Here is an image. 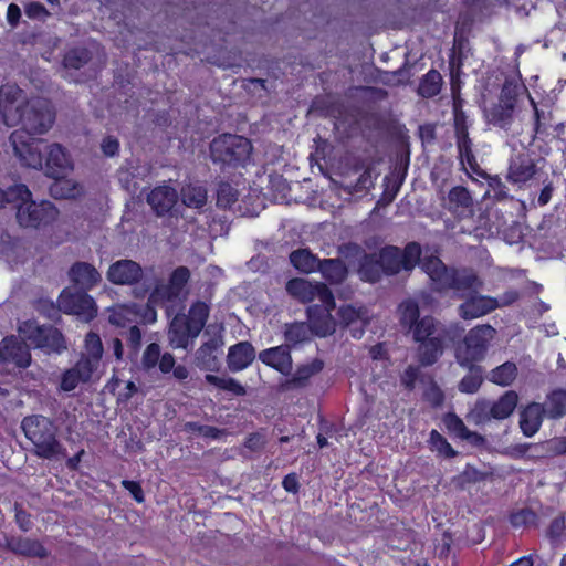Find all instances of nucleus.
Masks as SVG:
<instances>
[{"label": "nucleus", "mask_w": 566, "mask_h": 566, "mask_svg": "<svg viewBox=\"0 0 566 566\" xmlns=\"http://www.w3.org/2000/svg\"><path fill=\"white\" fill-rule=\"evenodd\" d=\"M178 198V191L174 187L164 184L153 188L148 192L146 201L157 217H164L177 205Z\"/></svg>", "instance_id": "17"}, {"label": "nucleus", "mask_w": 566, "mask_h": 566, "mask_svg": "<svg viewBox=\"0 0 566 566\" xmlns=\"http://www.w3.org/2000/svg\"><path fill=\"white\" fill-rule=\"evenodd\" d=\"M101 148L106 156H115L119 149V143L116 138L107 136L102 140Z\"/></svg>", "instance_id": "62"}, {"label": "nucleus", "mask_w": 566, "mask_h": 566, "mask_svg": "<svg viewBox=\"0 0 566 566\" xmlns=\"http://www.w3.org/2000/svg\"><path fill=\"white\" fill-rule=\"evenodd\" d=\"M467 296V301L459 306V315L463 319H473L489 314L501 305L511 304L518 297V294L509 292L501 302L490 296L480 295L478 292Z\"/></svg>", "instance_id": "12"}, {"label": "nucleus", "mask_w": 566, "mask_h": 566, "mask_svg": "<svg viewBox=\"0 0 566 566\" xmlns=\"http://www.w3.org/2000/svg\"><path fill=\"white\" fill-rule=\"evenodd\" d=\"M546 415L542 403L532 402L520 415V428L526 437H533L541 428Z\"/></svg>", "instance_id": "26"}, {"label": "nucleus", "mask_w": 566, "mask_h": 566, "mask_svg": "<svg viewBox=\"0 0 566 566\" xmlns=\"http://www.w3.org/2000/svg\"><path fill=\"white\" fill-rule=\"evenodd\" d=\"M218 344L214 340H210L205 343L197 350V359L200 360L203 365H210L211 361L216 360V356H213V352L217 350Z\"/></svg>", "instance_id": "58"}, {"label": "nucleus", "mask_w": 566, "mask_h": 566, "mask_svg": "<svg viewBox=\"0 0 566 566\" xmlns=\"http://www.w3.org/2000/svg\"><path fill=\"white\" fill-rule=\"evenodd\" d=\"M384 273L377 254H364L360 260L358 274L363 281L377 282Z\"/></svg>", "instance_id": "37"}, {"label": "nucleus", "mask_w": 566, "mask_h": 566, "mask_svg": "<svg viewBox=\"0 0 566 566\" xmlns=\"http://www.w3.org/2000/svg\"><path fill=\"white\" fill-rule=\"evenodd\" d=\"M254 359V347L249 342H240L229 348L227 365L231 371L238 373L248 368Z\"/></svg>", "instance_id": "24"}, {"label": "nucleus", "mask_w": 566, "mask_h": 566, "mask_svg": "<svg viewBox=\"0 0 566 566\" xmlns=\"http://www.w3.org/2000/svg\"><path fill=\"white\" fill-rule=\"evenodd\" d=\"M180 296L177 294L175 290L171 289L169 283L157 284L148 297V302L143 318L147 323L156 322L157 313L155 307L164 305L166 302L175 301Z\"/></svg>", "instance_id": "23"}, {"label": "nucleus", "mask_w": 566, "mask_h": 566, "mask_svg": "<svg viewBox=\"0 0 566 566\" xmlns=\"http://www.w3.org/2000/svg\"><path fill=\"white\" fill-rule=\"evenodd\" d=\"M127 342L134 354H137L142 345V332L137 326H132L129 328Z\"/></svg>", "instance_id": "61"}, {"label": "nucleus", "mask_w": 566, "mask_h": 566, "mask_svg": "<svg viewBox=\"0 0 566 566\" xmlns=\"http://www.w3.org/2000/svg\"><path fill=\"white\" fill-rule=\"evenodd\" d=\"M45 149L46 156L43 157L40 169L45 167L46 175L52 178L63 177L72 168V161L66 150L57 143L48 145Z\"/></svg>", "instance_id": "16"}, {"label": "nucleus", "mask_w": 566, "mask_h": 566, "mask_svg": "<svg viewBox=\"0 0 566 566\" xmlns=\"http://www.w3.org/2000/svg\"><path fill=\"white\" fill-rule=\"evenodd\" d=\"M209 316V306L201 301L196 302L189 308L188 315L186 316L189 324L192 327V333H199L206 325Z\"/></svg>", "instance_id": "41"}, {"label": "nucleus", "mask_w": 566, "mask_h": 566, "mask_svg": "<svg viewBox=\"0 0 566 566\" xmlns=\"http://www.w3.org/2000/svg\"><path fill=\"white\" fill-rule=\"evenodd\" d=\"M160 358V346L156 343L149 344L142 357V364L145 369L154 368Z\"/></svg>", "instance_id": "55"}, {"label": "nucleus", "mask_w": 566, "mask_h": 566, "mask_svg": "<svg viewBox=\"0 0 566 566\" xmlns=\"http://www.w3.org/2000/svg\"><path fill=\"white\" fill-rule=\"evenodd\" d=\"M103 352V344L98 334L93 332L88 333L85 337L84 356L92 358L94 361L101 363Z\"/></svg>", "instance_id": "51"}, {"label": "nucleus", "mask_w": 566, "mask_h": 566, "mask_svg": "<svg viewBox=\"0 0 566 566\" xmlns=\"http://www.w3.org/2000/svg\"><path fill=\"white\" fill-rule=\"evenodd\" d=\"M29 347L28 343H22L14 337L6 338L3 340V358L12 360L19 367H28L31 361Z\"/></svg>", "instance_id": "29"}, {"label": "nucleus", "mask_w": 566, "mask_h": 566, "mask_svg": "<svg viewBox=\"0 0 566 566\" xmlns=\"http://www.w3.org/2000/svg\"><path fill=\"white\" fill-rule=\"evenodd\" d=\"M190 279V271L186 266H178L172 271L169 277V284L172 290L180 296L184 292L186 284Z\"/></svg>", "instance_id": "52"}, {"label": "nucleus", "mask_w": 566, "mask_h": 566, "mask_svg": "<svg viewBox=\"0 0 566 566\" xmlns=\"http://www.w3.org/2000/svg\"><path fill=\"white\" fill-rule=\"evenodd\" d=\"M444 422H446L448 430L451 431L452 433H454L455 437H458L459 439L462 437V434L467 430V426L464 424L463 420L454 413H449L446 417Z\"/></svg>", "instance_id": "59"}, {"label": "nucleus", "mask_w": 566, "mask_h": 566, "mask_svg": "<svg viewBox=\"0 0 566 566\" xmlns=\"http://www.w3.org/2000/svg\"><path fill=\"white\" fill-rule=\"evenodd\" d=\"M430 446L433 451H437L444 458H453L457 451L451 447L447 439L441 436L437 430L430 432Z\"/></svg>", "instance_id": "50"}, {"label": "nucleus", "mask_w": 566, "mask_h": 566, "mask_svg": "<svg viewBox=\"0 0 566 566\" xmlns=\"http://www.w3.org/2000/svg\"><path fill=\"white\" fill-rule=\"evenodd\" d=\"M140 310V306L135 303L116 304L107 308L108 322L116 327H125L142 315Z\"/></svg>", "instance_id": "30"}, {"label": "nucleus", "mask_w": 566, "mask_h": 566, "mask_svg": "<svg viewBox=\"0 0 566 566\" xmlns=\"http://www.w3.org/2000/svg\"><path fill=\"white\" fill-rule=\"evenodd\" d=\"M535 174V168L533 164L526 165H512L510 168V175L515 182H523L533 177Z\"/></svg>", "instance_id": "56"}, {"label": "nucleus", "mask_w": 566, "mask_h": 566, "mask_svg": "<svg viewBox=\"0 0 566 566\" xmlns=\"http://www.w3.org/2000/svg\"><path fill=\"white\" fill-rule=\"evenodd\" d=\"M419 376V368L408 366L401 375V384L409 390L415 388L416 380Z\"/></svg>", "instance_id": "60"}, {"label": "nucleus", "mask_w": 566, "mask_h": 566, "mask_svg": "<svg viewBox=\"0 0 566 566\" xmlns=\"http://www.w3.org/2000/svg\"><path fill=\"white\" fill-rule=\"evenodd\" d=\"M143 274L144 271L139 263L122 259L109 265L106 277L115 285H134L140 281Z\"/></svg>", "instance_id": "15"}, {"label": "nucleus", "mask_w": 566, "mask_h": 566, "mask_svg": "<svg viewBox=\"0 0 566 566\" xmlns=\"http://www.w3.org/2000/svg\"><path fill=\"white\" fill-rule=\"evenodd\" d=\"M442 327L443 326L439 325L433 317L424 316L419 319L409 332L412 333L415 342H420L437 335Z\"/></svg>", "instance_id": "38"}, {"label": "nucleus", "mask_w": 566, "mask_h": 566, "mask_svg": "<svg viewBox=\"0 0 566 566\" xmlns=\"http://www.w3.org/2000/svg\"><path fill=\"white\" fill-rule=\"evenodd\" d=\"M56 181L51 186V193L56 198L70 199L76 198L82 193V187L71 179L63 177L55 178Z\"/></svg>", "instance_id": "40"}, {"label": "nucleus", "mask_w": 566, "mask_h": 566, "mask_svg": "<svg viewBox=\"0 0 566 566\" xmlns=\"http://www.w3.org/2000/svg\"><path fill=\"white\" fill-rule=\"evenodd\" d=\"M206 381L210 385L218 387L219 389L232 392L235 396H244L245 388L234 378L231 377H219L211 374L206 375Z\"/></svg>", "instance_id": "45"}, {"label": "nucleus", "mask_w": 566, "mask_h": 566, "mask_svg": "<svg viewBox=\"0 0 566 566\" xmlns=\"http://www.w3.org/2000/svg\"><path fill=\"white\" fill-rule=\"evenodd\" d=\"M517 376V367L514 363L506 361L496 368H494L490 374V381L506 387L510 386Z\"/></svg>", "instance_id": "39"}, {"label": "nucleus", "mask_w": 566, "mask_h": 566, "mask_svg": "<svg viewBox=\"0 0 566 566\" xmlns=\"http://www.w3.org/2000/svg\"><path fill=\"white\" fill-rule=\"evenodd\" d=\"M324 367V364L319 359H314L310 363L298 366L295 373L290 377L280 382L281 391H289L296 388H303L307 385L308 380L316 374H318Z\"/></svg>", "instance_id": "22"}, {"label": "nucleus", "mask_w": 566, "mask_h": 566, "mask_svg": "<svg viewBox=\"0 0 566 566\" xmlns=\"http://www.w3.org/2000/svg\"><path fill=\"white\" fill-rule=\"evenodd\" d=\"M31 99L17 85L6 84L0 87V116L2 124L14 127L21 123Z\"/></svg>", "instance_id": "9"}, {"label": "nucleus", "mask_w": 566, "mask_h": 566, "mask_svg": "<svg viewBox=\"0 0 566 566\" xmlns=\"http://www.w3.org/2000/svg\"><path fill=\"white\" fill-rule=\"evenodd\" d=\"M69 277L71 282L80 287V291L94 289L102 281V275L97 269L87 262H75L69 270Z\"/></svg>", "instance_id": "18"}, {"label": "nucleus", "mask_w": 566, "mask_h": 566, "mask_svg": "<svg viewBox=\"0 0 566 566\" xmlns=\"http://www.w3.org/2000/svg\"><path fill=\"white\" fill-rule=\"evenodd\" d=\"M249 139L231 134L216 137L210 144V158L214 164L237 166L244 164L251 154Z\"/></svg>", "instance_id": "5"}, {"label": "nucleus", "mask_w": 566, "mask_h": 566, "mask_svg": "<svg viewBox=\"0 0 566 566\" xmlns=\"http://www.w3.org/2000/svg\"><path fill=\"white\" fill-rule=\"evenodd\" d=\"M55 113L49 102L41 98H31L29 107L25 108L21 123V129L10 135V144L14 156L19 161L30 168H41L43 155L40 148L41 142L30 136L44 135L53 126Z\"/></svg>", "instance_id": "1"}, {"label": "nucleus", "mask_w": 566, "mask_h": 566, "mask_svg": "<svg viewBox=\"0 0 566 566\" xmlns=\"http://www.w3.org/2000/svg\"><path fill=\"white\" fill-rule=\"evenodd\" d=\"M472 203V197L468 189L462 186H457L449 191L446 208L457 216L464 217L471 213Z\"/></svg>", "instance_id": "27"}, {"label": "nucleus", "mask_w": 566, "mask_h": 566, "mask_svg": "<svg viewBox=\"0 0 566 566\" xmlns=\"http://www.w3.org/2000/svg\"><path fill=\"white\" fill-rule=\"evenodd\" d=\"M13 203L17 206V221L23 228L44 227L54 222L59 217V210L52 202L32 200L30 190L27 198H17Z\"/></svg>", "instance_id": "6"}, {"label": "nucleus", "mask_w": 566, "mask_h": 566, "mask_svg": "<svg viewBox=\"0 0 566 566\" xmlns=\"http://www.w3.org/2000/svg\"><path fill=\"white\" fill-rule=\"evenodd\" d=\"M29 188L23 184H17L8 187L6 190L0 188V209L7 203H13L17 198H27Z\"/></svg>", "instance_id": "49"}, {"label": "nucleus", "mask_w": 566, "mask_h": 566, "mask_svg": "<svg viewBox=\"0 0 566 566\" xmlns=\"http://www.w3.org/2000/svg\"><path fill=\"white\" fill-rule=\"evenodd\" d=\"M547 417L558 419L566 415V390L555 389L549 392L543 405Z\"/></svg>", "instance_id": "35"}, {"label": "nucleus", "mask_w": 566, "mask_h": 566, "mask_svg": "<svg viewBox=\"0 0 566 566\" xmlns=\"http://www.w3.org/2000/svg\"><path fill=\"white\" fill-rule=\"evenodd\" d=\"M9 546L12 552L23 556L40 558L48 556V552L44 548V546L39 541L35 539L18 538L11 541Z\"/></svg>", "instance_id": "36"}, {"label": "nucleus", "mask_w": 566, "mask_h": 566, "mask_svg": "<svg viewBox=\"0 0 566 566\" xmlns=\"http://www.w3.org/2000/svg\"><path fill=\"white\" fill-rule=\"evenodd\" d=\"M98 366L99 361H94L92 358L83 355L74 366V369L82 376V379L88 381L93 374L97 370Z\"/></svg>", "instance_id": "54"}, {"label": "nucleus", "mask_w": 566, "mask_h": 566, "mask_svg": "<svg viewBox=\"0 0 566 566\" xmlns=\"http://www.w3.org/2000/svg\"><path fill=\"white\" fill-rule=\"evenodd\" d=\"M23 342L46 353H60L65 348L62 334L53 326H41L34 321H25L19 326Z\"/></svg>", "instance_id": "8"}, {"label": "nucleus", "mask_w": 566, "mask_h": 566, "mask_svg": "<svg viewBox=\"0 0 566 566\" xmlns=\"http://www.w3.org/2000/svg\"><path fill=\"white\" fill-rule=\"evenodd\" d=\"M463 332V328L458 324H451L447 327L439 329L437 335L427 339L418 342L419 346V360L424 366L434 364L438 358L443 354L446 342H455Z\"/></svg>", "instance_id": "10"}, {"label": "nucleus", "mask_w": 566, "mask_h": 566, "mask_svg": "<svg viewBox=\"0 0 566 566\" xmlns=\"http://www.w3.org/2000/svg\"><path fill=\"white\" fill-rule=\"evenodd\" d=\"M186 315H176L170 322L168 329V340L172 348L187 349L189 343L198 337L199 333H192Z\"/></svg>", "instance_id": "19"}, {"label": "nucleus", "mask_w": 566, "mask_h": 566, "mask_svg": "<svg viewBox=\"0 0 566 566\" xmlns=\"http://www.w3.org/2000/svg\"><path fill=\"white\" fill-rule=\"evenodd\" d=\"M335 307L334 295L332 294V303L318 302L307 308L308 324L314 334L325 337L335 332L336 322L332 316Z\"/></svg>", "instance_id": "14"}, {"label": "nucleus", "mask_w": 566, "mask_h": 566, "mask_svg": "<svg viewBox=\"0 0 566 566\" xmlns=\"http://www.w3.org/2000/svg\"><path fill=\"white\" fill-rule=\"evenodd\" d=\"M259 359L282 375H290L293 367L292 356L287 346H276L259 353Z\"/></svg>", "instance_id": "20"}, {"label": "nucleus", "mask_w": 566, "mask_h": 566, "mask_svg": "<svg viewBox=\"0 0 566 566\" xmlns=\"http://www.w3.org/2000/svg\"><path fill=\"white\" fill-rule=\"evenodd\" d=\"M457 148L461 165L473 172H479V165L472 150V140L469 136L468 128L460 127L455 132Z\"/></svg>", "instance_id": "28"}, {"label": "nucleus", "mask_w": 566, "mask_h": 566, "mask_svg": "<svg viewBox=\"0 0 566 566\" xmlns=\"http://www.w3.org/2000/svg\"><path fill=\"white\" fill-rule=\"evenodd\" d=\"M442 76L436 70H430L421 80L418 92L423 97H433L441 90Z\"/></svg>", "instance_id": "43"}, {"label": "nucleus", "mask_w": 566, "mask_h": 566, "mask_svg": "<svg viewBox=\"0 0 566 566\" xmlns=\"http://www.w3.org/2000/svg\"><path fill=\"white\" fill-rule=\"evenodd\" d=\"M21 428L39 458L52 460L65 455V449L56 438V428L49 418L40 415L25 417Z\"/></svg>", "instance_id": "3"}, {"label": "nucleus", "mask_w": 566, "mask_h": 566, "mask_svg": "<svg viewBox=\"0 0 566 566\" xmlns=\"http://www.w3.org/2000/svg\"><path fill=\"white\" fill-rule=\"evenodd\" d=\"M292 265L303 272L313 273L319 268L321 260L314 255L308 249H298L290 254Z\"/></svg>", "instance_id": "34"}, {"label": "nucleus", "mask_w": 566, "mask_h": 566, "mask_svg": "<svg viewBox=\"0 0 566 566\" xmlns=\"http://www.w3.org/2000/svg\"><path fill=\"white\" fill-rule=\"evenodd\" d=\"M469 369L470 373L459 382V390L464 394H474L481 387L483 379L481 370L475 368L474 365Z\"/></svg>", "instance_id": "48"}, {"label": "nucleus", "mask_w": 566, "mask_h": 566, "mask_svg": "<svg viewBox=\"0 0 566 566\" xmlns=\"http://www.w3.org/2000/svg\"><path fill=\"white\" fill-rule=\"evenodd\" d=\"M181 202L185 207L201 211L207 205L208 193L206 187L198 184H187L181 187Z\"/></svg>", "instance_id": "31"}, {"label": "nucleus", "mask_w": 566, "mask_h": 566, "mask_svg": "<svg viewBox=\"0 0 566 566\" xmlns=\"http://www.w3.org/2000/svg\"><path fill=\"white\" fill-rule=\"evenodd\" d=\"M80 382H85L84 379H82V376L76 373V370L73 368L66 370L61 380V388L64 391H71L77 387Z\"/></svg>", "instance_id": "57"}, {"label": "nucleus", "mask_w": 566, "mask_h": 566, "mask_svg": "<svg viewBox=\"0 0 566 566\" xmlns=\"http://www.w3.org/2000/svg\"><path fill=\"white\" fill-rule=\"evenodd\" d=\"M312 329L305 323H293L286 325L284 336L287 343L293 345L306 342L311 338Z\"/></svg>", "instance_id": "46"}, {"label": "nucleus", "mask_w": 566, "mask_h": 566, "mask_svg": "<svg viewBox=\"0 0 566 566\" xmlns=\"http://www.w3.org/2000/svg\"><path fill=\"white\" fill-rule=\"evenodd\" d=\"M468 421L481 426L493 419L491 401L479 399L467 415Z\"/></svg>", "instance_id": "42"}, {"label": "nucleus", "mask_w": 566, "mask_h": 566, "mask_svg": "<svg viewBox=\"0 0 566 566\" xmlns=\"http://www.w3.org/2000/svg\"><path fill=\"white\" fill-rule=\"evenodd\" d=\"M384 273L388 275L396 274L401 270L410 271L416 264L421 265V248L416 242H410L403 251L394 245L382 248L377 254Z\"/></svg>", "instance_id": "7"}, {"label": "nucleus", "mask_w": 566, "mask_h": 566, "mask_svg": "<svg viewBox=\"0 0 566 566\" xmlns=\"http://www.w3.org/2000/svg\"><path fill=\"white\" fill-rule=\"evenodd\" d=\"M57 306L60 311L76 315L84 322H90L97 315L94 298L83 291L63 290L57 298Z\"/></svg>", "instance_id": "11"}, {"label": "nucleus", "mask_w": 566, "mask_h": 566, "mask_svg": "<svg viewBox=\"0 0 566 566\" xmlns=\"http://www.w3.org/2000/svg\"><path fill=\"white\" fill-rule=\"evenodd\" d=\"M495 334L496 331L488 324L471 328L454 348L457 363L462 367L471 368L475 363L483 360Z\"/></svg>", "instance_id": "4"}, {"label": "nucleus", "mask_w": 566, "mask_h": 566, "mask_svg": "<svg viewBox=\"0 0 566 566\" xmlns=\"http://www.w3.org/2000/svg\"><path fill=\"white\" fill-rule=\"evenodd\" d=\"M399 321L400 324L410 331L412 326L419 321V305L413 300L403 301L399 305Z\"/></svg>", "instance_id": "44"}, {"label": "nucleus", "mask_w": 566, "mask_h": 566, "mask_svg": "<svg viewBox=\"0 0 566 566\" xmlns=\"http://www.w3.org/2000/svg\"><path fill=\"white\" fill-rule=\"evenodd\" d=\"M517 402L518 395L513 390L506 391L496 401H491L493 419L504 420L509 418L514 412Z\"/></svg>", "instance_id": "33"}, {"label": "nucleus", "mask_w": 566, "mask_h": 566, "mask_svg": "<svg viewBox=\"0 0 566 566\" xmlns=\"http://www.w3.org/2000/svg\"><path fill=\"white\" fill-rule=\"evenodd\" d=\"M244 446L251 451H259L265 446V439L261 433H251L247 438Z\"/></svg>", "instance_id": "63"}, {"label": "nucleus", "mask_w": 566, "mask_h": 566, "mask_svg": "<svg viewBox=\"0 0 566 566\" xmlns=\"http://www.w3.org/2000/svg\"><path fill=\"white\" fill-rule=\"evenodd\" d=\"M286 291L303 303H332V291L321 282H310L305 279H293L286 283Z\"/></svg>", "instance_id": "13"}, {"label": "nucleus", "mask_w": 566, "mask_h": 566, "mask_svg": "<svg viewBox=\"0 0 566 566\" xmlns=\"http://www.w3.org/2000/svg\"><path fill=\"white\" fill-rule=\"evenodd\" d=\"M317 271L331 284H340L348 273L347 266L339 259L321 260Z\"/></svg>", "instance_id": "32"}, {"label": "nucleus", "mask_w": 566, "mask_h": 566, "mask_svg": "<svg viewBox=\"0 0 566 566\" xmlns=\"http://www.w3.org/2000/svg\"><path fill=\"white\" fill-rule=\"evenodd\" d=\"M340 323L353 326V336L359 338L364 333V326L368 321V312L364 306L345 305L338 310Z\"/></svg>", "instance_id": "25"}, {"label": "nucleus", "mask_w": 566, "mask_h": 566, "mask_svg": "<svg viewBox=\"0 0 566 566\" xmlns=\"http://www.w3.org/2000/svg\"><path fill=\"white\" fill-rule=\"evenodd\" d=\"M122 484L133 495V497L138 503H143L144 502V500H145L144 492H143L142 486L137 482L124 480L122 482Z\"/></svg>", "instance_id": "64"}, {"label": "nucleus", "mask_w": 566, "mask_h": 566, "mask_svg": "<svg viewBox=\"0 0 566 566\" xmlns=\"http://www.w3.org/2000/svg\"><path fill=\"white\" fill-rule=\"evenodd\" d=\"M91 60V53L83 48L70 50L64 56V67L78 70Z\"/></svg>", "instance_id": "47"}, {"label": "nucleus", "mask_w": 566, "mask_h": 566, "mask_svg": "<svg viewBox=\"0 0 566 566\" xmlns=\"http://www.w3.org/2000/svg\"><path fill=\"white\" fill-rule=\"evenodd\" d=\"M238 199V191L230 184L223 182L219 186L217 205L223 208L230 207Z\"/></svg>", "instance_id": "53"}, {"label": "nucleus", "mask_w": 566, "mask_h": 566, "mask_svg": "<svg viewBox=\"0 0 566 566\" xmlns=\"http://www.w3.org/2000/svg\"><path fill=\"white\" fill-rule=\"evenodd\" d=\"M515 107V98L503 88L500 102L494 105L488 113L490 123L500 128H509L513 120V112Z\"/></svg>", "instance_id": "21"}, {"label": "nucleus", "mask_w": 566, "mask_h": 566, "mask_svg": "<svg viewBox=\"0 0 566 566\" xmlns=\"http://www.w3.org/2000/svg\"><path fill=\"white\" fill-rule=\"evenodd\" d=\"M421 269L428 274L434 289L439 291L452 289L460 297L475 293L482 286V281L473 271L468 269L448 270L436 255L423 256Z\"/></svg>", "instance_id": "2"}]
</instances>
